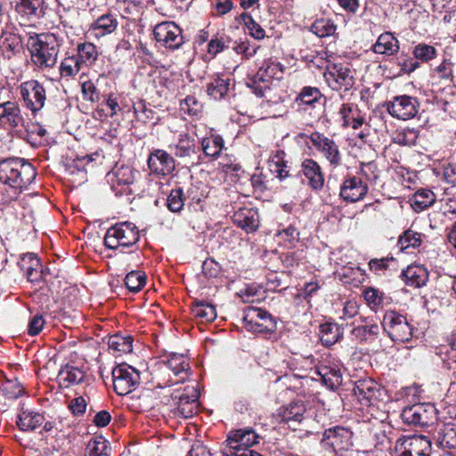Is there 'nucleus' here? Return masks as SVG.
Listing matches in <instances>:
<instances>
[{"label": "nucleus", "mask_w": 456, "mask_h": 456, "mask_svg": "<svg viewBox=\"0 0 456 456\" xmlns=\"http://www.w3.org/2000/svg\"><path fill=\"white\" fill-rule=\"evenodd\" d=\"M22 50L21 38L19 35L4 31L0 37V53L5 59H12Z\"/></svg>", "instance_id": "27"}, {"label": "nucleus", "mask_w": 456, "mask_h": 456, "mask_svg": "<svg viewBox=\"0 0 456 456\" xmlns=\"http://www.w3.org/2000/svg\"><path fill=\"white\" fill-rule=\"evenodd\" d=\"M322 441L332 447L335 452H347L353 447V432L341 426H336L323 432Z\"/></svg>", "instance_id": "14"}, {"label": "nucleus", "mask_w": 456, "mask_h": 456, "mask_svg": "<svg viewBox=\"0 0 456 456\" xmlns=\"http://www.w3.org/2000/svg\"><path fill=\"white\" fill-rule=\"evenodd\" d=\"M368 185L357 176L344 180L340 187V197L347 202L362 200L368 192Z\"/></svg>", "instance_id": "23"}, {"label": "nucleus", "mask_w": 456, "mask_h": 456, "mask_svg": "<svg viewBox=\"0 0 456 456\" xmlns=\"http://www.w3.org/2000/svg\"><path fill=\"white\" fill-rule=\"evenodd\" d=\"M317 374L321 377L322 382L330 387H333L341 381V371L338 368H330L322 365L318 368Z\"/></svg>", "instance_id": "46"}, {"label": "nucleus", "mask_w": 456, "mask_h": 456, "mask_svg": "<svg viewBox=\"0 0 456 456\" xmlns=\"http://www.w3.org/2000/svg\"><path fill=\"white\" fill-rule=\"evenodd\" d=\"M46 5L45 0H19L15 5L16 12L30 20H37L45 15Z\"/></svg>", "instance_id": "26"}, {"label": "nucleus", "mask_w": 456, "mask_h": 456, "mask_svg": "<svg viewBox=\"0 0 456 456\" xmlns=\"http://www.w3.org/2000/svg\"><path fill=\"white\" fill-rule=\"evenodd\" d=\"M322 97L321 91L317 87L305 86L296 98V102L299 107H314Z\"/></svg>", "instance_id": "42"}, {"label": "nucleus", "mask_w": 456, "mask_h": 456, "mask_svg": "<svg viewBox=\"0 0 456 456\" xmlns=\"http://www.w3.org/2000/svg\"><path fill=\"white\" fill-rule=\"evenodd\" d=\"M45 421L44 415L28 411H22L18 416L17 425L23 431H33Z\"/></svg>", "instance_id": "35"}, {"label": "nucleus", "mask_w": 456, "mask_h": 456, "mask_svg": "<svg viewBox=\"0 0 456 456\" xmlns=\"http://www.w3.org/2000/svg\"><path fill=\"white\" fill-rule=\"evenodd\" d=\"M228 93V77L225 74L217 75L208 85V94L215 100H222Z\"/></svg>", "instance_id": "38"}, {"label": "nucleus", "mask_w": 456, "mask_h": 456, "mask_svg": "<svg viewBox=\"0 0 456 456\" xmlns=\"http://www.w3.org/2000/svg\"><path fill=\"white\" fill-rule=\"evenodd\" d=\"M180 109L190 116H198L201 112L202 105L195 96L189 95L181 101Z\"/></svg>", "instance_id": "61"}, {"label": "nucleus", "mask_w": 456, "mask_h": 456, "mask_svg": "<svg viewBox=\"0 0 456 456\" xmlns=\"http://www.w3.org/2000/svg\"><path fill=\"white\" fill-rule=\"evenodd\" d=\"M419 110V102L409 95H400L387 103V112L394 118L407 120L416 116Z\"/></svg>", "instance_id": "17"}, {"label": "nucleus", "mask_w": 456, "mask_h": 456, "mask_svg": "<svg viewBox=\"0 0 456 456\" xmlns=\"http://www.w3.org/2000/svg\"><path fill=\"white\" fill-rule=\"evenodd\" d=\"M76 56L82 65L89 67L97 61L99 52L93 43L85 42L77 45Z\"/></svg>", "instance_id": "36"}, {"label": "nucleus", "mask_w": 456, "mask_h": 456, "mask_svg": "<svg viewBox=\"0 0 456 456\" xmlns=\"http://www.w3.org/2000/svg\"><path fill=\"white\" fill-rule=\"evenodd\" d=\"M232 221L247 232H255L259 226L258 213L252 208H239L234 211Z\"/></svg>", "instance_id": "25"}, {"label": "nucleus", "mask_w": 456, "mask_h": 456, "mask_svg": "<svg viewBox=\"0 0 456 456\" xmlns=\"http://www.w3.org/2000/svg\"><path fill=\"white\" fill-rule=\"evenodd\" d=\"M403 421L415 427H429L437 419V410L433 403H422L405 407L401 413Z\"/></svg>", "instance_id": "6"}, {"label": "nucleus", "mask_w": 456, "mask_h": 456, "mask_svg": "<svg viewBox=\"0 0 456 456\" xmlns=\"http://www.w3.org/2000/svg\"><path fill=\"white\" fill-rule=\"evenodd\" d=\"M163 366L170 370L176 378L173 380L168 379V386L176 385L184 382L190 376L189 358L183 354L171 353L167 359L162 362Z\"/></svg>", "instance_id": "19"}, {"label": "nucleus", "mask_w": 456, "mask_h": 456, "mask_svg": "<svg viewBox=\"0 0 456 456\" xmlns=\"http://www.w3.org/2000/svg\"><path fill=\"white\" fill-rule=\"evenodd\" d=\"M0 120L12 127L20 126L23 122L20 109L15 102L0 103Z\"/></svg>", "instance_id": "29"}, {"label": "nucleus", "mask_w": 456, "mask_h": 456, "mask_svg": "<svg viewBox=\"0 0 456 456\" xmlns=\"http://www.w3.org/2000/svg\"><path fill=\"white\" fill-rule=\"evenodd\" d=\"M382 327L388 337L395 342H408L412 338V327L405 316L395 312L387 311L383 317Z\"/></svg>", "instance_id": "5"}, {"label": "nucleus", "mask_w": 456, "mask_h": 456, "mask_svg": "<svg viewBox=\"0 0 456 456\" xmlns=\"http://www.w3.org/2000/svg\"><path fill=\"white\" fill-rule=\"evenodd\" d=\"M146 275L140 271H132L126 274L125 284L126 288L134 293L140 291L146 283Z\"/></svg>", "instance_id": "50"}, {"label": "nucleus", "mask_w": 456, "mask_h": 456, "mask_svg": "<svg viewBox=\"0 0 456 456\" xmlns=\"http://www.w3.org/2000/svg\"><path fill=\"white\" fill-rule=\"evenodd\" d=\"M35 167L23 159L10 158L0 161V183L2 200L9 204L16 200L36 179Z\"/></svg>", "instance_id": "1"}, {"label": "nucleus", "mask_w": 456, "mask_h": 456, "mask_svg": "<svg viewBox=\"0 0 456 456\" xmlns=\"http://www.w3.org/2000/svg\"><path fill=\"white\" fill-rule=\"evenodd\" d=\"M242 321L245 328L255 333L272 332L276 327L273 318L268 312L256 307H248Z\"/></svg>", "instance_id": "11"}, {"label": "nucleus", "mask_w": 456, "mask_h": 456, "mask_svg": "<svg viewBox=\"0 0 456 456\" xmlns=\"http://www.w3.org/2000/svg\"><path fill=\"white\" fill-rule=\"evenodd\" d=\"M109 348L114 353L126 354L132 352V339L118 334L112 335L108 340Z\"/></svg>", "instance_id": "44"}, {"label": "nucleus", "mask_w": 456, "mask_h": 456, "mask_svg": "<svg viewBox=\"0 0 456 456\" xmlns=\"http://www.w3.org/2000/svg\"><path fill=\"white\" fill-rule=\"evenodd\" d=\"M133 108L137 120L146 123L154 118L155 112L147 107L144 101H138Z\"/></svg>", "instance_id": "62"}, {"label": "nucleus", "mask_w": 456, "mask_h": 456, "mask_svg": "<svg viewBox=\"0 0 456 456\" xmlns=\"http://www.w3.org/2000/svg\"><path fill=\"white\" fill-rule=\"evenodd\" d=\"M230 183L236 185V191L243 190L247 184H250L255 190L263 191L267 186L265 181L259 175H252L241 169L240 164H230Z\"/></svg>", "instance_id": "20"}, {"label": "nucleus", "mask_w": 456, "mask_h": 456, "mask_svg": "<svg viewBox=\"0 0 456 456\" xmlns=\"http://www.w3.org/2000/svg\"><path fill=\"white\" fill-rule=\"evenodd\" d=\"M113 388L118 395H126L139 384V372L127 364L116 366L112 370Z\"/></svg>", "instance_id": "10"}, {"label": "nucleus", "mask_w": 456, "mask_h": 456, "mask_svg": "<svg viewBox=\"0 0 456 456\" xmlns=\"http://www.w3.org/2000/svg\"><path fill=\"white\" fill-rule=\"evenodd\" d=\"M379 333V326L378 324L358 326L352 330V335L360 341L370 339L378 336Z\"/></svg>", "instance_id": "57"}, {"label": "nucleus", "mask_w": 456, "mask_h": 456, "mask_svg": "<svg viewBox=\"0 0 456 456\" xmlns=\"http://www.w3.org/2000/svg\"><path fill=\"white\" fill-rule=\"evenodd\" d=\"M301 173L308 180V185L314 191H320L324 186V175L321 166L312 159H305L301 163Z\"/></svg>", "instance_id": "24"}, {"label": "nucleus", "mask_w": 456, "mask_h": 456, "mask_svg": "<svg viewBox=\"0 0 456 456\" xmlns=\"http://www.w3.org/2000/svg\"><path fill=\"white\" fill-rule=\"evenodd\" d=\"M139 240L137 227L129 222H124L111 226L104 236V245L111 249L128 248Z\"/></svg>", "instance_id": "4"}, {"label": "nucleus", "mask_w": 456, "mask_h": 456, "mask_svg": "<svg viewBox=\"0 0 456 456\" xmlns=\"http://www.w3.org/2000/svg\"><path fill=\"white\" fill-rule=\"evenodd\" d=\"M260 436L251 428H244L230 432V456H263L259 452L248 448L259 443Z\"/></svg>", "instance_id": "8"}, {"label": "nucleus", "mask_w": 456, "mask_h": 456, "mask_svg": "<svg viewBox=\"0 0 456 456\" xmlns=\"http://www.w3.org/2000/svg\"><path fill=\"white\" fill-rule=\"evenodd\" d=\"M224 139L219 135H212L202 141V149L206 155L217 157L224 148Z\"/></svg>", "instance_id": "49"}, {"label": "nucleus", "mask_w": 456, "mask_h": 456, "mask_svg": "<svg viewBox=\"0 0 456 456\" xmlns=\"http://www.w3.org/2000/svg\"><path fill=\"white\" fill-rule=\"evenodd\" d=\"M148 167L151 173L167 176L173 173L175 168L174 158L164 150H154L147 159Z\"/></svg>", "instance_id": "21"}, {"label": "nucleus", "mask_w": 456, "mask_h": 456, "mask_svg": "<svg viewBox=\"0 0 456 456\" xmlns=\"http://www.w3.org/2000/svg\"><path fill=\"white\" fill-rule=\"evenodd\" d=\"M299 231L294 224L280 230L276 236L288 244V247H294L299 240Z\"/></svg>", "instance_id": "56"}, {"label": "nucleus", "mask_w": 456, "mask_h": 456, "mask_svg": "<svg viewBox=\"0 0 456 456\" xmlns=\"http://www.w3.org/2000/svg\"><path fill=\"white\" fill-rule=\"evenodd\" d=\"M343 336V330L337 323L325 322L320 325V340L325 346L336 344Z\"/></svg>", "instance_id": "33"}, {"label": "nucleus", "mask_w": 456, "mask_h": 456, "mask_svg": "<svg viewBox=\"0 0 456 456\" xmlns=\"http://www.w3.org/2000/svg\"><path fill=\"white\" fill-rule=\"evenodd\" d=\"M422 241V234L412 230L405 231L398 240V245L402 250H406L409 248H418Z\"/></svg>", "instance_id": "51"}, {"label": "nucleus", "mask_w": 456, "mask_h": 456, "mask_svg": "<svg viewBox=\"0 0 456 456\" xmlns=\"http://www.w3.org/2000/svg\"><path fill=\"white\" fill-rule=\"evenodd\" d=\"M226 35L217 33L208 43V52L212 55H216L224 49Z\"/></svg>", "instance_id": "63"}, {"label": "nucleus", "mask_w": 456, "mask_h": 456, "mask_svg": "<svg viewBox=\"0 0 456 456\" xmlns=\"http://www.w3.org/2000/svg\"><path fill=\"white\" fill-rule=\"evenodd\" d=\"M412 54L416 60L427 62L435 59L437 55V52L434 46L422 43L414 47Z\"/></svg>", "instance_id": "55"}, {"label": "nucleus", "mask_w": 456, "mask_h": 456, "mask_svg": "<svg viewBox=\"0 0 456 456\" xmlns=\"http://www.w3.org/2000/svg\"><path fill=\"white\" fill-rule=\"evenodd\" d=\"M195 140L187 133H181L176 142L169 145L170 150L176 157H190L195 153Z\"/></svg>", "instance_id": "31"}, {"label": "nucleus", "mask_w": 456, "mask_h": 456, "mask_svg": "<svg viewBox=\"0 0 456 456\" xmlns=\"http://www.w3.org/2000/svg\"><path fill=\"white\" fill-rule=\"evenodd\" d=\"M117 19L110 13L102 14L91 25V29L95 32V36L102 37L114 32L118 27Z\"/></svg>", "instance_id": "34"}, {"label": "nucleus", "mask_w": 456, "mask_h": 456, "mask_svg": "<svg viewBox=\"0 0 456 456\" xmlns=\"http://www.w3.org/2000/svg\"><path fill=\"white\" fill-rule=\"evenodd\" d=\"M265 290L256 284L246 285L245 288L236 292V296L244 303H259L265 299Z\"/></svg>", "instance_id": "39"}, {"label": "nucleus", "mask_w": 456, "mask_h": 456, "mask_svg": "<svg viewBox=\"0 0 456 456\" xmlns=\"http://www.w3.org/2000/svg\"><path fill=\"white\" fill-rule=\"evenodd\" d=\"M418 272H423L421 269H418L416 266H409L405 271L403 272V277L406 283L413 287H420L425 283V277L419 274Z\"/></svg>", "instance_id": "60"}, {"label": "nucleus", "mask_w": 456, "mask_h": 456, "mask_svg": "<svg viewBox=\"0 0 456 456\" xmlns=\"http://www.w3.org/2000/svg\"><path fill=\"white\" fill-rule=\"evenodd\" d=\"M281 71L279 64L275 62H265L260 67L256 76L247 83L248 87L259 96H265V92L270 89L272 79Z\"/></svg>", "instance_id": "18"}, {"label": "nucleus", "mask_w": 456, "mask_h": 456, "mask_svg": "<svg viewBox=\"0 0 456 456\" xmlns=\"http://www.w3.org/2000/svg\"><path fill=\"white\" fill-rule=\"evenodd\" d=\"M363 297L369 305L379 306L383 303V292L374 288H368L363 291Z\"/></svg>", "instance_id": "64"}, {"label": "nucleus", "mask_w": 456, "mask_h": 456, "mask_svg": "<svg viewBox=\"0 0 456 456\" xmlns=\"http://www.w3.org/2000/svg\"><path fill=\"white\" fill-rule=\"evenodd\" d=\"M309 141L329 164L336 168L342 164V155L336 142L320 132H314L308 136Z\"/></svg>", "instance_id": "12"}, {"label": "nucleus", "mask_w": 456, "mask_h": 456, "mask_svg": "<svg viewBox=\"0 0 456 456\" xmlns=\"http://www.w3.org/2000/svg\"><path fill=\"white\" fill-rule=\"evenodd\" d=\"M171 396L174 402V416L189 419L198 412L200 391L197 386H186L182 391L177 389Z\"/></svg>", "instance_id": "3"}, {"label": "nucleus", "mask_w": 456, "mask_h": 456, "mask_svg": "<svg viewBox=\"0 0 456 456\" xmlns=\"http://www.w3.org/2000/svg\"><path fill=\"white\" fill-rule=\"evenodd\" d=\"M153 35L158 43L171 50L178 49L183 44L181 28L173 22L156 25Z\"/></svg>", "instance_id": "16"}, {"label": "nucleus", "mask_w": 456, "mask_h": 456, "mask_svg": "<svg viewBox=\"0 0 456 456\" xmlns=\"http://www.w3.org/2000/svg\"><path fill=\"white\" fill-rule=\"evenodd\" d=\"M85 378L86 373L81 369L71 364H66L61 367L58 373L60 383L66 387L80 384L84 381Z\"/></svg>", "instance_id": "30"}, {"label": "nucleus", "mask_w": 456, "mask_h": 456, "mask_svg": "<svg viewBox=\"0 0 456 456\" xmlns=\"http://www.w3.org/2000/svg\"><path fill=\"white\" fill-rule=\"evenodd\" d=\"M411 200L413 208L416 211H422L434 204L436 195L431 190L419 189L414 193Z\"/></svg>", "instance_id": "41"}, {"label": "nucleus", "mask_w": 456, "mask_h": 456, "mask_svg": "<svg viewBox=\"0 0 456 456\" xmlns=\"http://www.w3.org/2000/svg\"><path fill=\"white\" fill-rule=\"evenodd\" d=\"M82 64L76 55L65 57L60 65V75L62 77H69L76 76L81 69Z\"/></svg>", "instance_id": "45"}, {"label": "nucleus", "mask_w": 456, "mask_h": 456, "mask_svg": "<svg viewBox=\"0 0 456 456\" xmlns=\"http://www.w3.org/2000/svg\"><path fill=\"white\" fill-rule=\"evenodd\" d=\"M81 92L85 101L98 102L101 100V93L91 79L81 82Z\"/></svg>", "instance_id": "54"}, {"label": "nucleus", "mask_w": 456, "mask_h": 456, "mask_svg": "<svg viewBox=\"0 0 456 456\" xmlns=\"http://www.w3.org/2000/svg\"><path fill=\"white\" fill-rule=\"evenodd\" d=\"M399 50V42L392 33L381 34L373 45V51L379 54L393 55Z\"/></svg>", "instance_id": "32"}, {"label": "nucleus", "mask_w": 456, "mask_h": 456, "mask_svg": "<svg viewBox=\"0 0 456 456\" xmlns=\"http://www.w3.org/2000/svg\"><path fill=\"white\" fill-rule=\"evenodd\" d=\"M240 19L242 20L245 27L247 28L248 34L252 37L258 40L265 38V29L258 23H256L250 15L243 13L240 16Z\"/></svg>", "instance_id": "59"}, {"label": "nucleus", "mask_w": 456, "mask_h": 456, "mask_svg": "<svg viewBox=\"0 0 456 456\" xmlns=\"http://www.w3.org/2000/svg\"><path fill=\"white\" fill-rule=\"evenodd\" d=\"M61 43L53 33L30 36L28 49L32 63L41 70L53 68L57 63Z\"/></svg>", "instance_id": "2"}, {"label": "nucleus", "mask_w": 456, "mask_h": 456, "mask_svg": "<svg viewBox=\"0 0 456 456\" xmlns=\"http://www.w3.org/2000/svg\"><path fill=\"white\" fill-rule=\"evenodd\" d=\"M191 311L195 317L206 322H212L216 317L215 307L208 303L198 302L192 306Z\"/></svg>", "instance_id": "53"}, {"label": "nucleus", "mask_w": 456, "mask_h": 456, "mask_svg": "<svg viewBox=\"0 0 456 456\" xmlns=\"http://www.w3.org/2000/svg\"><path fill=\"white\" fill-rule=\"evenodd\" d=\"M113 192L118 195L130 193L129 186L134 181V172L132 167L116 165L106 175Z\"/></svg>", "instance_id": "15"}, {"label": "nucleus", "mask_w": 456, "mask_h": 456, "mask_svg": "<svg viewBox=\"0 0 456 456\" xmlns=\"http://www.w3.org/2000/svg\"><path fill=\"white\" fill-rule=\"evenodd\" d=\"M20 94L25 106L33 113L39 111L46 100L45 87L38 81L33 79L20 85Z\"/></svg>", "instance_id": "13"}, {"label": "nucleus", "mask_w": 456, "mask_h": 456, "mask_svg": "<svg viewBox=\"0 0 456 456\" xmlns=\"http://www.w3.org/2000/svg\"><path fill=\"white\" fill-rule=\"evenodd\" d=\"M184 205L183 191L182 188L173 189L167 200V208L172 212H179Z\"/></svg>", "instance_id": "58"}, {"label": "nucleus", "mask_w": 456, "mask_h": 456, "mask_svg": "<svg viewBox=\"0 0 456 456\" xmlns=\"http://www.w3.org/2000/svg\"><path fill=\"white\" fill-rule=\"evenodd\" d=\"M337 26L330 19L316 20L311 26V31L319 37L332 36Z\"/></svg>", "instance_id": "47"}, {"label": "nucleus", "mask_w": 456, "mask_h": 456, "mask_svg": "<svg viewBox=\"0 0 456 456\" xmlns=\"http://www.w3.org/2000/svg\"><path fill=\"white\" fill-rule=\"evenodd\" d=\"M306 408L302 401L291 402L279 410L281 420L290 425L301 423L305 419Z\"/></svg>", "instance_id": "28"}, {"label": "nucleus", "mask_w": 456, "mask_h": 456, "mask_svg": "<svg viewBox=\"0 0 456 456\" xmlns=\"http://www.w3.org/2000/svg\"><path fill=\"white\" fill-rule=\"evenodd\" d=\"M20 266L24 269L28 281L34 282L40 279V264L38 258L34 254H28L23 258V263Z\"/></svg>", "instance_id": "40"}, {"label": "nucleus", "mask_w": 456, "mask_h": 456, "mask_svg": "<svg viewBox=\"0 0 456 456\" xmlns=\"http://www.w3.org/2000/svg\"><path fill=\"white\" fill-rule=\"evenodd\" d=\"M437 442L441 447L456 449V424H444L437 432Z\"/></svg>", "instance_id": "37"}, {"label": "nucleus", "mask_w": 456, "mask_h": 456, "mask_svg": "<svg viewBox=\"0 0 456 456\" xmlns=\"http://www.w3.org/2000/svg\"><path fill=\"white\" fill-rule=\"evenodd\" d=\"M109 446L108 443L102 437H95L89 441L86 456H109L108 453Z\"/></svg>", "instance_id": "52"}, {"label": "nucleus", "mask_w": 456, "mask_h": 456, "mask_svg": "<svg viewBox=\"0 0 456 456\" xmlns=\"http://www.w3.org/2000/svg\"><path fill=\"white\" fill-rule=\"evenodd\" d=\"M23 393L24 388L21 383L16 379H6L0 386V394L10 400L19 398Z\"/></svg>", "instance_id": "43"}, {"label": "nucleus", "mask_w": 456, "mask_h": 456, "mask_svg": "<svg viewBox=\"0 0 456 456\" xmlns=\"http://www.w3.org/2000/svg\"><path fill=\"white\" fill-rule=\"evenodd\" d=\"M397 456H431L432 443L428 436H401L395 442Z\"/></svg>", "instance_id": "9"}, {"label": "nucleus", "mask_w": 456, "mask_h": 456, "mask_svg": "<svg viewBox=\"0 0 456 456\" xmlns=\"http://www.w3.org/2000/svg\"><path fill=\"white\" fill-rule=\"evenodd\" d=\"M354 70L348 64L333 63L327 66L323 73L329 87L334 91H349L354 85Z\"/></svg>", "instance_id": "7"}, {"label": "nucleus", "mask_w": 456, "mask_h": 456, "mask_svg": "<svg viewBox=\"0 0 456 456\" xmlns=\"http://www.w3.org/2000/svg\"><path fill=\"white\" fill-rule=\"evenodd\" d=\"M353 390L358 401L365 406L379 401L382 392L379 385L371 379L357 380Z\"/></svg>", "instance_id": "22"}, {"label": "nucleus", "mask_w": 456, "mask_h": 456, "mask_svg": "<svg viewBox=\"0 0 456 456\" xmlns=\"http://www.w3.org/2000/svg\"><path fill=\"white\" fill-rule=\"evenodd\" d=\"M100 157L101 154L99 152L81 156L77 155L75 159H71V161L67 164L68 169L70 173H74V170L76 169L78 173H81L84 175L86 166L88 163L96 160V159Z\"/></svg>", "instance_id": "48"}]
</instances>
